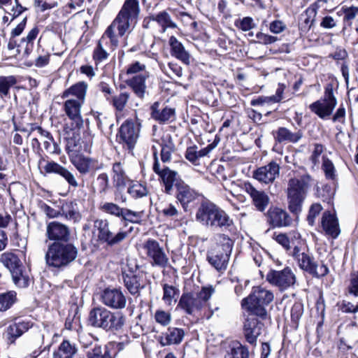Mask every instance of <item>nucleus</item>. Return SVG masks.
Here are the masks:
<instances>
[{
    "mask_svg": "<svg viewBox=\"0 0 358 358\" xmlns=\"http://www.w3.org/2000/svg\"><path fill=\"white\" fill-rule=\"evenodd\" d=\"M141 12L138 0H125L118 14L105 31L101 40L108 38L111 45L117 47L119 38L134 28Z\"/></svg>",
    "mask_w": 358,
    "mask_h": 358,
    "instance_id": "obj_1",
    "label": "nucleus"
},
{
    "mask_svg": "<svg viewBox=\"0 0 358 358\" xmlns=\"http://www.w3.org/2000/svg\"><path fill=\"white\" fill-rule=\"evenodd\" d=\"M312 178L308 175L292 178L288 180L286 189L288 209L294 214L302 210L303 201L312 185Z\"/></svg>",
    "mask_w": 358,
    "mask_h": 358,
    "instance_id": "obj_2",
    "label": "nucleus"
},
{
    "mask_svg": "<svg viewBox=\"0 0 358 358\" xmlns=\"http://www.w3.org/2000/svg\"><path fill=\"white\" fill-rule=\"evenodd\" d=\"M77 255L78 250L73 244L54 242L48 245L45 260L48 266L60 268L73 262Z\"/></svg>",
    "mask_w": 358,
    "mask_h": 358,
    "instance_id": "obj_3",
    "label": "nucleus"
},
{
    "mask_svg": "<svg viewBox=\"0 0 358 358\" xmlns=\"http://www.w3.org/2000/svg\"><path fill=\"white\" fill-rule=\"evenodd\" d=\"M124 320L122 315L112 313L102 306L92 309L88 319L91 326L106 331L121 329L124 324Z\"/></svg>",
    "mask_w": 358,
    "mask_h": 358,
    "instance_id": "obj_4",
    "label": "nucleus"
},
{
    "mask_svg": "<svg viewBox=\"0 0 358 358\" xmlns=\"http://www.w3.org/2000/svg\"><path fill=\"white\" fill-rule=\"evenodd\" d=\"M215 289L212 286L203 287L198 292H184L178 306L188 315H194L201 310L210 298Z\"/></svg>",
    "mask_w": 358,
    "mask_h": 358,
    "instance_id": "obj_5",
    "label": "nucleus"
},
{
    "mask_svg": "<svg viewBox=\"0 0 358 358\" xmlns=\"http://www.w3.org/2000/svg\"><path fill=\"white\" fill-rule=\"evenodd\" d=\"M273 294L264 287H254L252 293L242 301V306L254 315L264 317L266 315L265 306L273 300Z\"/></svg>",
    "mask_w": 358,
    "mask_h": 358,
    "instance_id": "obj_6",
    "label": "nucleus"
},
{
    "mask_svg": "<svg viewBox=\"0 0 358 358\" xmlns=\"http://www.w3.org/2000/svg\"><path fill=\"white\" fill-rule=\"evenodd\" d=\"M142 250L152 266L166 268L170 266L169 258L157 241L148 238L142 244Z\"/></svg>",
    "mask_w": 358,
    "mask_h": 358,
    "instance_id": "obj_7",
    "label": "nucleus"
},
{
    "mask_svg": "<svg viewBox=\"0 0 358 358\" xmlns=\"http://www.w3.org/2000/svg\"><path fill=\"white\" fill-rule=\"evenodd\" d=\"M292 257L297 261L298 265L302 270L308 272L314 277L322 278L329 273V268L321 262L320 265H317L312 257L305 252H301L298 247H294L292 252Z\"/></svg>",
    "mask_w": 358,
    "mask_h": 358,
    "instance_id": "obj_8",
    "label": "nucleus"
},
{
    "mask_svg": "<svg viewBox=\"0 0 358 358\" xmlns=\"http://www.w3.org/2000/svg\"><path fill=\"white\" fill-rule=\"evenodd\" d=\"M337 105V99L334 95L333 87L328 85L324 90L322 99L309 106L310 110L321 119L328 118Z\"/></svg>",
    "mask_w": 358,
    "mask_h": 358,
    "instance_id": "obj_9",
    "label": "nucleus"
},
{
    "mask_svg": "<svg viewBox=\"0 0 358 358\" xmlns=\"http://www.w3.org/2000/svg\"><path fill=\"white\" fill-rule=\"evenodd\" d=\"M197 221L205 225L221 227L223 225L222 216L219 208L209 201L203 202L196 214Z\"/></svg>",
    "mask_w": 358,
    "mask_h": 358,
    "instance_id": "obj_10",
    "label": "nucleus"
},
{
    "mask_svg": "<svg viewBox=\"0 0 358 358\" xmlns=\"http://www.w3.org/2000/svg\"><path fill=\"white\" fill-rule=\"evenodd\" d=\"M141 124L137 120H127L120 127L117 137L120 142L131 150L139 136Z\"/></svg>",
    "mask_w": 358,
    "mask_h": 358,
    "instance_id": "obj_11",
    "label": "nucleus"
},
{
    "mask_svg": "<svg viewBox=\"0 0 358 358\" xmlns=\"http://www.w3.org/2000/svg\"><path fill=\"white\" fill-rule=\"evenodd\" d=\"M152 150L154 158L152 170L163 181L166 193L171 194L173 182L176 180L178 173L171 170L165 165L162 166L159 161L157 148L155 145H152Z\"/></svg>",
    "mask_w": 358,
    "mask_h": 358,
    "instance_id": "obj_12",
    "label": "nucleus"
},
{
    "mask_svg": "<svg viewBox=\"0 0 358 358\" xmlns=\"http://www.w3.org/2000/svg\"><path fill=\"white\" fill-rule=\"evenodd\" d=\"M267 281L271 285L284 291L296 282V275L288 267L282 271H270L266 275Z\"/></svg>",
    "mask_w": 358,
    "mask_h": 358,
    "instance_id": "obj_13",
    "label": "nucleus"
},
{
    "mask_svg": "<svg viewBox=\"0 0 358 358\" xmlns=\"http://www.w3.org/2000/svg\"><path fill=\"white\" fill-rule=\"evenodd\" d=\"M63 104V110L71 121V130L80 129L83 126V119L81 115V108L84 103L74 100V98H66Z\"/></svg>",
    "mask_w": 358,
    "mask_h": 358,
    "instance_id": "obj_14",
    "label": "nucleus"
},
{
    "mask_svg": "<svg viewBox=\"0 0 358 358\" xmlns=\"http://www.w3.org/2000/svg\"><path fill=\"white\" fill-rule=\"evenodd\" d=\"M101 301L112 309H122L127 304L123 292L117 288H106L101 294Z\"/></svg>",
    "mask_w": 358,
    "mask_h": 358,
    "instance_id": "obj_15",
    "label": "nucleus"
},
{
    "mask_svg": "<svg viewBox=\"0 0 358 358\" xmlns=\"http://www.w3.org/2000/svg\"><path fill=\"white\" fill-rule=\"evenodd\" d=\"M279 174V164L275 162H271L267 165L257 169L254 172L253 176L258 181L268 184L273 182Z\"/></svg>",
    "mask_w": 358,
    "mask_h": 358,
    "instance_id": "obj_16",
    "label": "nucleus"
},
{
    "mask_svg": "<svg viewBox=\"0 0 358 358\" xmlns=\"http://www.w3.org/2000/svg\"><path fill=\"white\" fill-rule=\"evenodd\" d=\"M46 236L51 241L68 242L70 239V229L64 224L51 222L47 225Z\"/></svg>",
    "mask_w": 358,
    "mask_h": 358,
    "instance_id": "obj_17",
    "label": "nucleus"
},
{
    "mask_svg": "<svg viewBox=\"0 0 358 358\" xmlns=\"http://www.w3.org/2000/svg\"><path fill=\"white\" fill-rule=\"evenodd\" d=\"M267 222L273 227H282L291 225L292 220L285 210L273 207L267 212Z\"/></svg>",
    "mask_w": 358,
    "mask_h": 358,
    "instance_id": "obj_18",
    "label": "nucleus"
},
{
    "mask_svg": "<svg viewBox=\"0 0 358 358\" xmlns=\"http://www.w3.org/2000/svg\"><path fill=\"white\" fill-rule=\"evenodd\" d=\"M263 324L254 315L247 318L244 323V335L251 345H256L258 336L262 334Z\"/></svg>",
    "mask_w": 358,
    "mask_h": 358,
    "instance_id": "obj_19",
    "label": "nucleus"
},
{
    "mask_svg": "<svg viewBox=\"0 0 358 358\" xmlns=\"http://www.w3.org/2000/svg\"><path fill=\"white\" fill-rule=\"evenodd\" d=\"M185 334L182 329L170 327L160 336L159 342L162 346L179 345L182 341Z\"/></svg>",
    "mask_w": 358,
    "mask_h": 358,
    "instance_id": "obj_20",
    "label": "nucleus"
},
{
    "mask_svg": "<svg viewBox=\"0 0 358 358\" xmlns=\"http://www.w3.org/2000/svg\"><path fill=\"white\" fill-rule=\"evenodd\" d=\"M150 74L148 72L135 75L132 78L127 80V85L132 90L134 93L140 99H143L146 92L145 80L148 78Z\"/></svg>",
    "mask_w": 358,
    "mask_h": 358,
    "instance_id": "obj_21",
    "label": "nucleus"
},
{
    "mask_svg": "<svg viewBox=\"0 0 358 358\" xmlns=\"http://www.w3.org/2000/svg\"><path fill=\"white\" fill-rule=\"evenodd\" d=\"M44 169L47 173H55L59 174L65 179L69 185L75 188L78 187V182L76 179L75 176L67 169L60 164L54 162H48L44 166Z\"/></svg>",
    "mask_w": 358,
    "mask_h": 358,
    "instance_id": "obj_22",
    "label": "nucleus"
},
{
    "mask_svg": "<svg viewBox=\"0 0 358 358\" xmlns=\"http://www.w3.org/2000/svg\"><path fill=\"white\" fill-rule=\"evenodd\" d=\"M71 162L80 174H87L100 169L96 160L83 155L74 157L71 159Z\"/></svg>",
    "mask_w": 358,
    "mask_h": 358,
    "instance_id": "obj_23",
    "label": "nucleus"
},
{
    "mask_svg": "<svg viewBox=\"0 0 358 358\" xmlns=\"http://www.w3.org/2000/svg\"><path fill=\"white\" fill-rule=\"evenodd\" d=\"M321 224L325 233L333 238H336L340 234L338 219L330 211H325L323 213Z\"/></svg>",
    "mask_w": 358,
    "mask_h": 358,
    "instance_id": "obj_24",
    "label": "nucleus"
},
{
    "mask_svg": "<svg viewBox=\"0 0 358 358\" xmlns=\"http://www.w3.org/2000/svg\"><path fill=\"white\" fill-rule=\"evenodd\" d=\"M245 190L252 199L253 204L261 212L264 211L269 203V197L264 191L256 189L252 185L246 184Z\"/></svg>",
    "mask_w": 358,
    "mask_h": 358,
    "instance_id": "obj_25",
    "label": "nucleus"
},
{
    "mask_svg": "<svg viewBox=\"0 0 358 358\" xmlns=\"http://www.w3.org/2000/svg\"><path fill=\"white\" fill-rule=\"evenodd\" d=\"M142 277L143 274L140 273H134L131 271L129 273H123L124 286L132 295L139 293L140 289L144 287Z\"/></svg>",
    "mask_w": 358,
    "mask_h": 358,
    "instance_id": "obj_26",
    "label": "nucleus"
},
{
    "mask_svg": "<svg viewBox=\"0 0 358 358\" xmlns=\"http://www.w3.org/2000/svg\"><path fill=\"white\" fill-rule=\"evenodd\" d=\"M87 90V85L86 83L83 81L78 82L64 90L62 94V98H74L76 101L85 103Z\"/></svg>",
    "mask_w": 358,
    "mask_h": 358,
    "instance_id": "obj_27",
    "label": "nucleus"
},
{
    "mask_svg": "<svg viewBox=\"0 0 358 358\" xmlns=\"http://www.w3.org/2000/svg\"><path fill=\"white\" fill-rule=\"evenodd\" d=\"M176 198L185 209L187 204L196 199V192L184 182L176 183Z\"/></svg>",
    "mask_w": 358,
    "mask_h": 358,
    "instance_id": "obj_28",
    "label": "nucleus"
},
{
    "mask_svg": "<svg viewBox=\"0 0 358 358\" xmlns=\"http://www.w3.org/2000/svg\"><path fill=\"white\" fill-rule=\"evenodd\" d=\"M112 180L114 187L117 190H122L126 187L128 177L120 162H115L113 164Z\"/></svg>",
    "mask_w": 358,
    "mask_h": 358,
    "instance_id": "obj_29",
    "label": "nucleus"
},
{
    "mask_svg": "<svg viewBox=\"0 0 358 358\" xmlns=\"http://www.w3.org/2000/svg\"><path fill=\"white\" fill-rule=\"evenodd\" d=\"M171 48V54L185 64H189V54L185 50L182 44L178 39L172 36L169 41Z\"/></svg>",
    "mask_w": 358,
    "mask_h": 358,
    "instance_id": "obj_30",
    "label": "nucleus"
},
{
    "mask_svg": "<svg viewBox=\"0 0 358 358\" xmlns=\"http://www.w3.org/2000/svg\"><path fill=\"white\" fill-rule=\"evenodd\" d=\"M160 158L163 163H168L171 160L173 153L176 151V146L170 135L162 138L160 143Z\"/></svg>",
    "mask_w": 358,
    "mask_h": 358,
    "instance_id": "obj_31",
    "label": "nucleus"
},
{
    "mask_svg": "<svg viewBox=\"0 0 358 358\" xmlns=\"http://www.w3.org/2000/svg\"><path fill=\"white\" fill-rule=\"evenodd\" d=\"M29 328V324L25 322H17L8 326L6 334L8 341L13 343L15 341L26 332Z\"/></svg>",
    "mask_w": 358,
    "mask_h": 358,
    "instance_id": "obj_32",
    "label": "nucleus"
},
{
    "mask_svg": "<svg viewBox=\"0 0 358 358\" xmlns=\"http://www.w3.org/2000/svg\"><path fill=\"white\" fill-rule=\"evenodd\" d=\"M150 21L155 22L161 27V31L165 32L168 28H176V23L171 20L170 15L165 10L149 17Z\"/></svg>",
    "mask_w": 358,
    "mask_h": 358,
    "instance_id": "obj_33",
    "label": "nucleus"
},
{
    "mask_svg": "<svg viewBox=\"0 0 358 358\" xmlns=\"http://www.w3.org/2000/svg\"><path fill=\"white\" fill-rule=\"evenodd\" d=\"M0 262L9 270L10 273L23 266L18 256L12 252H6L1 254Z\"/></svg>",
    "mask_w": 358,
    "mask_h": 358,
    "instance_id": "obj_34",
    "label": "nucleus"
},
{
    "mask_svg": "<svg viewBox=\"0 0 358 358\" xmlns=\"http://www.w3.org/2000/svg\"><path fill=\"white\" fill-rule=\"evenodd\" d=\"M303 136L301 131L299 130L296 132H292L285 127H280L276 133L275 139L280 143L289 142L296 143Z\"/></svg>",
    "mask_w": 358,
    "mask_h": 358,
    "instance_id": "obj_35",
    "label": "nucleus"
},
{
    "mask_svg": "<svg viewBox=\"0 0 358 358\" xmlns=\"http://www.w3.org/2000/svg\"><path fill=\"white\" fill-rule=\"evenodd\" d=\"M163 296L162 300L167 306H173L177 302V299L180 294V290L178 287L164 283L162 285Z\"/></svg>",
    "mask_w": 358,
    "mask_h": 358,
    "instance_id": "obj_36",
    "label": "nucleus"
},
{
    "mask_svg": "<svg viewBox=\"0 0 358 358\" xmlns=\"http://www.w3.org/2000/svg\"><path fill=\"white\" fill-rule=\"evenodd\" d=\"M17 83L15 76H0V99L4 100L10 97V90Z\"/></svg>",
    "mask_w": 358,
    "mask_h": 358,
    "instance_id": "obj_37",
    "label": "nucleus"
},
{
    "mask_svg": "<svg viewBox=\"0 0 358 358\" xmlns=\"http://www.w3.org/2000/svg\"><path fill=\"white\" fill-rule=\"evenodd\" d=\"M94 229L97 231V240L102 243L107 244L110 229L108 221L103 219L95 220L94 221Z\"/></svg>",
    "mask_w": 358,
    "mask_h": 358,
    "instance_id": "obj_38",
    "label": "nucleus"
},
{
    "mask_svg": "<svg viewBox=\"0 0 358 358\" xmlns=\"http://www.w3.org/2000/svg\"><path fill=\"white\" fill-rule=\"evenodd\" d=\"M197 148L195 145L188 147L185 152V158L194 164H196L199 158L206 156L213 149V146L210 144L200 150H197Z\"/></svg>",
    "mask_w": 358,
    "mask_h": 358,
    "instance_id": "obj_39",
    "label": "nucleus"
},
{
    "mask_svg": "<svg viewBox=\"0 0 358 358\" xmlns=\"http://www.w3.org/2000/svg\"><path fill=\"white\" fill-rule=\"evenodd\" d=\"M109 177L107 173H102L92 181V188L94 192L104 195L109 189Z\"/></svg>",
    "mask_w": 358,
    "mask_h": 358,
    "instance_id": "obj_40",
    "label": "nucleus"
},
{
    "mask_svg": "<svg viewBox=\"0 0 358 358\" xmlns=\"http://www.w3.org/2000/svg\"><path fill=\"white\" fill-rule=\"evenodd\" d=\"M227 358H249L248 350L237 341H232L228 345Z\"/></svg>",
    "mask_w": 358,
    "mask_h": 358,
    "instance_id": "obj_41",
    "label": "nucleus"
},
{
    "mask_svg": "<svg viewBox=\"0 0 358 358\" xmlns=\"http://www.w3.org/2000/svg\"><path fill=\"white\" fill-rule=\"evenodd\" d=\"M77 352L76 347L68 341H64L54 352L53 358H73Z\"/></svg>",
    "mask_w": 358,
    "mask_h": 358,
    "instance_id": "obj_42",
    "label": "nucleus"
},
{
    "mask_svg": "<svg viewBox=\"0 0 358 358\" xmlns=\"http://www.w3.org/2000/svg\"><path fill=\"white\" fill-rule=\"evenodd\" d=\"M157 103H155L152 106V117L160 122H166L174 119L175 116V110L171 108H164L162 110H157L155 108Z\"/></svg>",
    "mask_w": 358,
    "mask_h": 358,
    "instance_id": "obj_43",
    "label": "nucleus"
},
{
    "mask_svg": "<svg viewBox=\"0 0 358 358\" xmlns=\"http://www.w3.org/2000/svg\"><path fill=\"white\" fill-rule=\"evenodd\" d=\"M16 301V292L14 291L0 293V312L10 309Z\"/></svg>",
    "mask_w": 358,
    "mask_h": 358,
    "instance_id": "obj_44",
    "label": "nucleus"
},
{
    "mask_svg": "<svg viewBox=\"0 0 358 358\" xmlns=\"http://www.w3.org/2000/svg\"><path fill=\"white\" fill-rule=\"evenodd\" d=\"M14 283L19 287L24 288L29 285V278L27 275L24 266L16 269L11 273Z\"/></svg>",
    "mask_w": 358,
    "mask_h": 358,
    "instance_id": "obj_45",
    "label": "nucleus"
},
{
    "mask_svg": "<svg viewBox=\"0 0 358 358\" xmlns=\"http://www.w3.org/2000/svg\"><path fill=\"white\" fill-rule=\"evenodd\" d=\"M127 193L134 199H139L147 196L148 190L145 185L134 182L129 185Z\"/></svg>",
    "mask_w": 358,
    "mask_h": 358,
    "instance_id": "obj_46",
    "label": "nucleus"
},
{
    "mask_svg": "<svg viewBox=\"0 0 358 358\" xmlns=\"http://www.w3.org/2000/svg\"><path fill=\"white\" fill-rule=\"evenodd\" d=\"M224 158L222 157L219 160H213L209 166V171L218 180H224V166L222 164Z\"/></svg>",
    "mask_w": 358,
    "mask_h": 358,
    "instance_id": "obj_47",
    "label": "nucleus"
},
{
    "mask_svg": "<svg viewBox=\"0 0 358 358\" xmlns=\"http://www.w3.org/2000/svg\"><path fill=\"white\" fill-rule=\"evenodd\" d=\"M108 241H107V245L112 247L115 245L120 244L124 239H126L129 235V232L120 229L119 231L115 234L111 229L109 231Z\"/></svg>",
    "mask_w": 358,
    "mask_h": 358,
    "instance_id": "obj_48",
    "label": "nucleus"
},
{
    "mask_svg": "<svg viewBox=\"0 0 358 358\" xmlns=\"http://www.w3.org/2000/svg\"><path fill=\"white\" fill-rule=\"evenodd\" d=\"M129 98L130 94L127 92L114 96L112 100L113 107L119 112L123 111Z\"/></svg>",
    "mask_w": 358,
    "mask_h": 358,
    "instance_id": "obj_49",
    "label": "nucleus"
},
{
    "mask_svg": "<svg viewBox=\"0 0 358 358\" xmlns=\"http://www.w3.org/2000/svg\"><path fill=\"white\" fill-rule=\"evenodd\" d=\"M100 209L105 213L121 217L124 208H120L116 203L106 202L100 207Z\"/></svg>",
    "mask_w": 358,
    "mask_h": 358,
    "instance_id": "obj_50",
    "label": "nucleus"
},
{
    "mask_svg": "<svg viewBox=\"0 0 358 358\" xmlns=\"http://www.w3.org/2000/svg\"><path fill=\"white\" fill-rule=\"evenodd\" d=\"M322 210L323 208L319 203H315L310 206L308 215L307 216V221L310 225H314L316 217L320 215Z\"/></svg>",
    "mask_w": 358,
    "mask_h": 358,
    "instance_id": "obj_51",
    "label": "nucleus"
},
{
    "mask_svg": "<svg viewBox=\"0 0 358 358\" xmlns=\"http://www.w3.org/2000/svg\"><path fill=\"white\" fill-rule=\"evenodd\" d=\"M38 34V29L37 27H34L28 33L26 38L22 39L21 45H22L24 43H26V47L24 52L27 55L29 53V50L32 47V44L35 38H36Z\"/></svg>",
    "mask_w": 358,
    "mask_h": 358,
    "instance_id": "obj_52",
    "label": "nucleus"
},
{
    "mask_svg": "<svg viewBox=\"0 0 358 358\" xmlns=\"http://www.w3.org/2000/svg\"><path fill=\"white\" fill-rule=\"evenodd\" d=\"M343 13V21L352 22L358 15V7L343 6L341 8Z\"/></svg>",
    "mask_w": 358,
    "mask_h": 358,
    "instance_id": "obj_53",
    "label": "nucleus"
},
{
    "mask_svg": "<svg viewBox=\"0 0 358 358\" xmlns=\"http://www.w3.org/2000/svg\"><path fill=\"white\" fill-rule=\"evenodd\" d=\"M121 217H122L123 220L129 221L131 222L139 223L141 218V213L124 208Z\"/></svg>",
    "mask_w": 358,
    "mask_h": 358,
    "instance_id": "obj_54",
    "label": "nucleus"
},
{
    "mask_svg": "<svg viewBox=\"0 0 358 358\" xmlns=\"http://www.w3.org/2000/svg\"><path fill=\"white\" fill-rule=\"evenodd\" d=\"M155 319L156 322L162 326H167L171 321V315L164 310H158L155 312Z\"/></svg>",
    "mask_w": 358,
    "mask_h": 358,
    "instance_id": "obj_55",
    "label": "nucleus"
},
{
    "mask_svg": "<svg viewBox=\"0 0 358 358\" xmlns=\"http://www.w3.org/2000/svg\"><path fill=\"white\" fill-rule=\"evenodd\" d=\"M145 65L138 61L134 62L130 64L127 69V74H136L138 75L142 73L143 72H147L145 71Z\"/></svg>",
    "mask_w": 358,
    "mask_h": 358,
    "instance_id": "obj_56",
    "label": "nucleus"
},
{
    "mask_svg": "<svg viewBox=\"0 0 358 358\" xmlns=\"http://www.w3.org/2000/svg\"><path fill=\"white\" fill-rule=\"evenodd\" d=\"M176 206H178V203L177 202L176 203V204L169 203L164 208H162V213L166 217L172 218L177 217L179 215L180 213L178 210Z\"/></svg>",
    "mask_w": 358,
    "mask_h": 358,
    "instance_id": "obj_57",
    "label": "nucleus"
},
{
    "mask_svg": "<svg viewBox=\"0 0 358 358\" xmlns=\"http://www.w3.org/2000/svg\"><path fill=\"white\" fill-rule=\"evenodd\" d=\"M303 305L300 303H296L293 305L291 310L292 320L297 323L303 314Z\"/></svg>",
    "mask_w": 358,
    "mask_h": 358,
    "instance_id": "obj_58",
    "label": "nucleus"
},
{
    "mask_svg": "<svg viewBox=\"0 0 358 358\" xmlns=\"http://www.w3.org/2000/svg\"><path fill=\"white\" fill-rule=\"evenodd\" d=\"M324 151V146L321 144H315L314 150L310 156V160L313 165H317L320 163V158Z\"/></svg>",
    "mask_w": 358,
    "mask_h": 358,
    "instance_id": "obj_59",
    "label": "nucleus"
},
{
    "mask_svg": "<svg viewBox=\"0 0 358 358\" xmlns=\"http://www.w3.org/2000/svg\"><path fill=\"white\" fill-rule=\"evenodd\" d=\"M322 169L325 175L329 178H333L334 176V166L333 163L327 158L323 157Z\"/></svg>",
    "mask_w": 358,
    "mask_h": 358,
    "instance_id": "obj_60",
    "label": "nucleus"
},
{
    "mask_svg": "<svg viewBox=\"0 0 358 358\" xmlns=\"http://www.w3.org/2000/svg\"><path fill=\"white\" fill-rule=\"evenodd\" d=\"M237 26L243 31H246L253 29L255 26L252 17H245L240 20Z\"/></svg>",
    "mask_w": 358,
    "mask_h": 358,
    "instance_id": "obj_61",
    "label": "nucleus"
},
{
    "mask_svg": "<svg viewBox=\"0 0 358 358\" xmlns=\"http://www.w3.org/2000/svg\"><path fill=\"white\" fill-rule=\"evenodd\" d=\"M107 350L106 348H102L101 346L94 347L92 351L88 352V358H106Z\"/></svg>",
    "mask_w": 358,
    "mask_h": 358,
    "instance_id": "obj_62",
    "label": "nucleus"
},
{
    "mask_svg": "<svg viewBox=\"0 0 358 358\" xmlns=\"http://www.w3.org/2000/svg\"><path fill=\"white\" fill-rule=\"evenodd\" d=\"M108 57V53L103 48L101 42L99 41L98 43L97 47L94 51L93 54V58L96 61H102L103 59H106Z\"/></svg>",
    "mask_w": 358,
    "mask_h": 358,
    "instance_id": "obj_63",
    "label": "nucleus"
},
{
    "mask_svg": "<svg viewBox=\"0 0 358 358\" xmlns=\"http://www.w3.org/2000/svg\"><path fill=\"white\" fill-rule=\"evenodd\" d=\"M273 238L277 243L281 245L285 250L290 249V242L289 238L285 234H274Z\"/></svg>",
    "mask_w": 358,
    "mask_h": 358,
    "instance_id": "obj_64",
    "label": "nucleus"
}]
</instances>
